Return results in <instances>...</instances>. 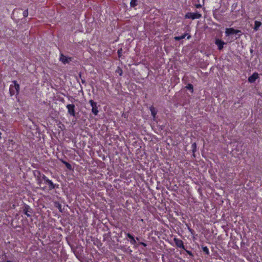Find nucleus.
I'll list each match as a JSON object with an SVG mask.
<instances>
[{
	"label": "nucleus",
	"mask_w": 262,
	"mask_h": 262,
	"mask_svg": "<svg viewBox=\"0 0 262 262\" xmlns=\"http://www.w3.org/2000/svg\"><path fill=\"white\" fill-rule=\"evenodd\" d=\"M14 84H10L9 87V93L11 96L14 95L16 96L18 95L20 90L19 84L17 83V81L14 80L12 81Z\"/></svg>",
	"instance_id": "1"
},
{
	"label": "nucleus",
	"mask_w": 262,
	"mask_h": 262,
	"mask_svg": "<svg viewBox=\"0 0 262 262\" xmlns=\"http://www.w3.org/2000/svg\"><path fill=\"white\" fill-rule=\"evenodd\" d=\"M41 178L44 181L45 183L48 185V188L49 190H52L54 189L59 188L58 184H54L53 182L45 174H42Z\"/></svg>",
	"instance_id": "2"
},
{
	"label": "nucleus",
	"mask_w": 262,
	"mask_h": 262,
	"mask_svg": "<svg viewBox=\"0 0 262 262\" xmlns=\"http://www.w3.org/2000/svg\"><path fill=\"white\" fill-rule=\"evenodd\" d=\"M202 17V15L199 12H188L185 15V18L192 19L193 20L195 19H199Z\"/></svg>",
	"instance_id": "3"
},
{
	"label": "nucleus",
	"mask_w": 262,
	"mask_h": 262,
	"mask_svg": "<svg viewBox=\"0 0 262 262\" xmlns=\"http://www.w3.org/2000/svg\"><path fill=\"white\" fill-rule=\"evenodd\" d=\"M89 103L92 106V112L93 114L95 116H97L99 113L97 103L92 99L89 100Z\"/></svg>",
	"instance_id": "4"
},
{
	"label": "nucleus",
	"mask_w": 262,
	"mask_h": 262,
	"mask_svg": "<svg viewBox=\"0 0 262 262\" xmlns=\"http://www.w3.org/2000/svg\"><path fill=\"white\" fill-rule=\"evenodd\" d=\"M241 32L239 30L234 29L233 28H226L225 31V34L226 36H229L233 34H236Z\"/></svg>",
	"instance_id": "5"
},
{
	"label": "nucleus",
	"mask_w": 262,
	"mask_h": 262,
	"mask_svg": "<svg viewBox=\"0 0 262 262\" xmlns=\"http://www.w3.org/2000/svg\"><path fill=\"white\" fill-rule=\"evenodd\" d=\"M75 105L73 104H69L66 106V108L68 110V113L70 115V116L75 117Z\"/></svg>",
	"instance_id": "6"
},
{
	"label": "nucleus",
	"mask_w": 262,
	"mask_h": 262,
	"mask_svg": "<svg viewBox=\"0 0 262 262\" xmlns=\"http://www.w3.org/2000/svg\"><path fill=\"white\" fill-rule=\"evenodd\" d=\"M23 212L28 217L31 216L33 209L28 205H25L23 208Z\"/></svg>",
	"instance_id": "7"
},
{
	"label": "nucleus",
	"mask_w": 262,
	"mask_h": 262,
	"mask_svg": "<svg viewBox=\"0 0 262 262\" xmlns=\"http://www.w3.org/2000/svg\"><path fill=\"white\" fill-rule=\"evenodd\" d=\"M173 241L178 248L185 249V246L184 245V243L182 240L178 238L174 237L173 238Z\"/></svg>",
	"instance_id": "8"
},
{
	"label": "nucleus",
	"mask_w": 262,
	"mask_h": 262,
	"mask_svg": "<svg viewBox=\"0 0 262 262\" xmlns=\"http://www.w3.org/2000/svg\"><path fill=\"white\" fill-rule=\"evenodd\" d=\"M60 60L64 64L69 63L71 60V57H67L62 54L60 55Z\"/></svg>",
	"instance_id": "9"
},
{
	"label": "nucleus",
	"mask_w": 262,
	"mask_h": 262,
	"mask_svg": "<svg viewBox=\"0 0 262 262\" xmlns=\"http://www.w3.org/2000/svg\"><path fill=\"white\" fill-rule=\"evenodd\" d=\"M215 43L217 46L218 49L219 50H222L224 47V45L225 44V43L223 40L220 39H216Z\"/></svg>",
	"instance_id": "10"
},
{
	"label": "nucleus",
	"mask_w": 262,
	"mask_h": 262,
	"mask_svg": "<svg viewBox=\"0 0 262 262\" xmlns=\"http://www.w3.org/2000/svg\"><path fill=\"white\" fill-rule=\"evenodd\" d=\"M258 74L257 73H254L253 74L249 76L248 78V81L250 83H254L255 80L258 78Z\"/></svg>",
	"instance_id": "11"
},
{
	"label": "nucleus",
	"mask_w": 262,
	"mask_h": 262,
	"mask_svg": "<svg viewBox=\"0 0 262 262\" xmlns=\"http://www.w3.org/2000/svg\"><path fill=\"white\" fill-rule=\"evenodd\" d=\"M149 110L151 112V114L153 117V119H155V118H156V115L157 114V109L155 107H154L153 106H151L149 107Z\"/></svg>",
	"instance_id": "12"
},
{
	"label": "nucleus",
	"mask_w": 262,
	"mask_h": 262,
	"mask_svg": "<svg viewBox=\"0 0 262 262\" xmlns=\"http://www.w3.org/2000/svg\"><path fill=\"white\" fill-rule=\"evenodd\" d=\"M60 161L65 165V166H66L67 168L69 170H72L73 168H72V165L69 163L68 162H67V161L62 160V159H60Z\"/></svg>",
	"instance_id": "13"
},
{
	"label": "nucleus",
	"mask_w": 262,
	"mask_h": 262,
	"mask_svg": "<svg viewBox=\"0 0 262 262\" xmlns=\"http://www.w3.org/2000/svg\"><path fill=\"white\" fill-rule=\"evenodd\" d=\"M261 25V23L260 21L256 20L254 21V30L255 31H257L260 27V26Z\"/></svg>",
	"instance_id": "14"
},
{
	"label": "nucleus",
	"mask_w": 262,
	"mask_h": 262,
	"mask_svg": "<svg viewBox=\"0 0 262 262\" xmlns=\"http://www.w3.org/2000/svg\"><path fill=\"white\" fill-rule=\"evenodd\" d=\"M202 250L203 251V252L207 254V255H209V249L207 248V246H203L202 248Z\"/></svg>",
	"instance_id": "15"
},
{
	"label": "nucleus",
	"mask_w": 262,
	"mask_h": 262,
	"mask_svg": "<svg viewBox=\"0 0 262 262\" xmlns=\"http://www.w3.org/2000/svg\"><path fill=\"white\" fill-rule=\"evenodd\" d=\"M138 5L137 0H131L130 2V6L131 7H135Z\"/></svg>",
	"instance_id": "16"
},
{
	"label": "nucleus",
	"mask_w": 262,
	"mask_h": 262,
	"mask_svg": "<svg viewBox=\"0 0 262 262\" xmlns=\"http://www.w3.org/2000/svg\"><path fill=\"white\" fill-rule=\"evenodd\" d=\"M186 88L191 91V93L193 92V86L191 83H188L186 86Z\"/></svg>",
	"instance_id": "17"
},
{
	"label": "nucleus",
	"mask_w": 262,
	"mask_h": 262,
	"mask_svg": "<svg viewBox=\"0 0 262 262\" xmlns=\"http://www.w3.org/2000/svg\"><path fill=\"white\" fill-rule=\"evenodd\" d=\"M185 36H186V34H182L181 36L174 37V39L176 40L179 41V40H180L181 39H183L185 38Z\"/></svg>",
	"instance_id": "18"
},
{
	"label": "nucleus",
	"mask_w": 262,
	"mask_h": 262,
	"mask_svg": "<svg viewBox=\"0 0 262 262\" xmlns=\"http://www.w3.org/2000/svg\"><path fill=\"white\" fill-rule=\"evenodd\" d=\"M186 226L187 227V229H188L189 232H190L191 235H194L195 234L194 230L193 229H192V228H191L190 227L188 224H186Z\"/></svg>",
	"instance_id": "19"
},
{
	"label": "nucleus",
	"mask_w": 262,
	"mask_h": 262,
	"mask_svg": "<svg viewBox=\"0 0 262 262\" xmlns=\"http://www.w3.org/2000/svg\"><path fill=\"white\" fill-rule=\"evenodd\" d=\"M116 73H118L120 76H122L123 74V71L119 67H118L116 70Z\"/></svg>",
	"instance_id": "20"
},
{
	"label": "nucleus",
	"mask_w": 262,
	"mask_h": 262,
	"mask_svg": "<svg viewBox=\"0 0 262 262\" xmlns=\"http://www.w3.org/2000/svg\"><path fill=\"white\" fill-rule=\"evenodd\" d=\"M122 51H123V50L122 48L119 49L117 51L118 56L119 58L121 57Z\"/></svg>",
	"instance_id": "21"
},
{
	"label": "nucleus",
	"mask_w": 262,
	"mask_h": 262,
	"mask_svg": "<svg viewBox=\"0 0 262 262\" xmlns=\"http://www.w3.org/2000/svg\"><path fill=\"white\" fill-rule=\"evenodd\" d=\"M186 252V253L190 256H192L193 257V253L191 251H189V250H187L185 248V249H184Z\"/></svg>",
	"instance_id": "22"
},
{
	"label": "nucleus",
	"mask_w": 262,
	"mask_h": 262,
	"mask_svg": "<svg viewBox=\"0 0 262 262\" xmlns=\"http://www.w3.org/2000/svg\"><path fill=\"white\" fill-rule=\"evenodd\" d=\"M192 148L193 152L194 153V152L196 151V144L195 143H193L192 144Z\"/></svg>",
	"instance_id": "23"
},
{
	"label": "nucleus",
	"mask_w": 262,
	"mask_h": 262,
	"mask_svg": "<svg viewBox=\"0 0 262 262\" xmlns=\"http://www.w3.org/2000/svg\"><path fill=\"white\" fill-rule=\"evenodd\" d=\"M126 235L127 237H128L130 239V240H132V239L134 238L133 235L129 233H126Z\"/></svg>",
	"instance_id": "24"
},
{
	"label": "nucleus",
	"mask_w": 262,
	"mask_h": 262,
	"mask_svg": "<svg viewBox=\"0 0 262 262\" xmlns=\"http://www.w3.org/2000/svg\"><path fill=\"white\" fill-rule=\"evenodd\" d=\"M126 235L127 237H128L130 239V240H132V239L134 238L133 235L129 233H126Z\"/></svg>",
	"instance_id": "25"
},
{
	"label": "nucleus",
	"mask_w": 262,
	"mask_h": 262,
	"mask_svg": "<svg viewBox=\"0 0 262 262\" xmlns=\"http://www.w3.org/2000/svg\"><path fill=\"white\" fill-rule=\"evenodd\" d=\"M23 16L24 17H26L28 16V9L25 10L23 13Z\"/></svg>",
	"instance_id": "26"
},
{
	"label": "nucleus",
	"mask_w": 262,
	"mask_h": 262,
	"mask_svg": "<svg viewBox=\"0 0 262 262\" xmlns=\"http://www.w3.org/2000/svg\"><path fill=\"white\" fill-rule=\"evenodd\" d=\"M130 243L133 245H135L136 244L137 242L135 238L132 239V240H130Z\"/></svg>",
	"instance_id": "27"
},
{
	"label": "nucleus",
	"mask_w": 262,
	"mask_h": 262,
	"mask_svg": "<svg viewBox=\"0 0 262 262\" xmlns=\"http://www.w3.org/2000/svg\"><path fill=\"white\" fill-rule=\"evenodd\" d=\"M194 6L197 9H199L202 7V5L200 4H195Z\"/></svg>",
	"instance_id": "28"
},
{
	"label": "nucleus",
	"mask_w": 262,
	"mask_h": 262,
	"mask_svg": "<svg viewBox=\"0 0 262 262\" xmlns=\"http://www.w3.org/2000/svg\"><path fill=\"white\" fill-rule=\"evenodd\" d=\"M139 245H142V246H143L144 247L147 246V244L146 243H145L144 242H139Z\"/></svg>",
	"instance_id": "29"
},
{
	"label": "nucleus",
	"mask_w": 262,
	"mask_h": 262,
	"mask_svg": "<svg viewBox=\"0 0 262 262\" xmlns=\"http://www.w3.org/2000/svg\"><path fill=\"white\" fill-rule=\"evenodd\" d=\"M213 16H214V17L216 18L215 12L213 13Z\"/></svg>",
	"instance_id": "30"
},
{
	"label": "nucleus",
	"mask_w": 262,
	"mask_h": 262,
	"mask_svg": "<svg viewBox=\"0 0 262 262\" xmlns=\"http://www.w3.org/2000/svg\"><path fill=\"white\" fill-rule=\"evenodd\" d=\"M3 262H12L11 260H7V261H3Z\"/></svg>",
	"instance_id": "31"
},
{
	"label": "nucleus",
	"mask_w": 262,
	"mask_h": 262,
	"mask_svg": "<svg viewBox=\"0 0 262 262\" xmlns=\"http://www.w3.org/2000/svg\"><path fill=\"white\" fill-rule=\"evenodd\" d=\"M136 239V240H137V241H139V237H137Z\"/></svg>",
	"instance_id": "32"
},
{
	"label": "nucleus",
	"mask_w": 262,
	"mask_h": 262,
	"mask_svg": "<svg viewBox=\"0 0 262 262\" xmlns=\"http://www.w3.org/2000/svg\"><path fill=\"white\" fill-rule=\"evenodd\" d=\"M1 135H2V133H1V132H0V139H1V138H2Z\"/></svg>",
	"instance_id": "33"
},
{
	"label": "nucleus",
	"mask_w": 262,
	"mask_h": 262,
	"mask_svg": "<svg viewBox=\"0 0 262 262\" xmlns=\"http://www.w3.org/2000/svg\"><path fill=\"white\" fill-rule=\"evenodd\" d=\"M39 174H40V172L39 171H37Z\"/></svg>",
	"instance_id": "34"
},
{
	"label": "nucleus",
	"mask_w": 262,
	"mask_h": 262,
	"mask_svg": "<svg viewBox=\"0 0 262 262\" xmlns=\"http://www.w3.org/2000/svg\"><path fill=\"white\" fill-rule=\"evenodd\" d=\"M59 209L61 208V206L60 205H59Z\"/></svg>",
	"instance_id": "35"
},
{
	"label": "nucleus",
	"mask_w": 262,
	"mask_h": 262,
	"mask_svg": "<svg viewBox=\"0 0 262 262\" xmlns=\"http://www.w3.org/2000/svg\"><path fill=\"white\" fill-rule=\"evenodd\" d=\"M190 37V36H189L188 37H187V38L189 39Z\"/></svg>",
	"instance_id": "36"
}]
</instances>
